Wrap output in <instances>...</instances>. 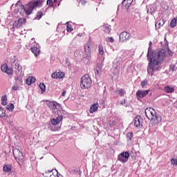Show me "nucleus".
Returning a JSON list of instances; mask_svg holds the SVG:
<instances>
[{"label":"nucleus","instance_id":"obj_1","mask_svg":"<svg viewBox=\"0 0 177 177\" xmlns=\"http://www.w3.org/2000/svg\"><path fill=\"white\" fill-rule=\"evenodd\" d=\"M153 43L149 41L148 52L147 54V60L149 62L147 66V74L153 77L154 73L161 70V65L167 59V50L160 49L158 50H153L151 49Z\"/></svg>","mask_w":177,"mask_h":177},{"label":"nucleus","instance_id":"obj_2","mask_svg":"<svg viewBox=\"0 0 177 177\" xmlns=\"http://www.w3.org/2000/svg\"><path fill=\"white\" fill-rule=\"evenodd\" d=\"M38 5H39V1H30L26 6H24L21 4V2L20 1V0H19L16 3L15 6L16 8H18V6H20L21 9H24L27 16H29V15H31V13H32V10H34V8H37Z\"/></svg>","mask_w":177,"mask_h":177},{"label":"nucleus","instance_id":"obj_3","mask_svg":"<svg viewBox=\"0 0 177 177\" xmlns=\"http://www.w3.org/2000/svg\"><path fill=\"white\" fill-rule=\"evenodd\" d=\"M92 85V79L89 77V75L86 74L82 78L80 81V86L82 89H89Z\"/></svg>","mask_w":177,"mask_h":177},{"label":"nucleus","instance_id":"obj_4","mask_svg":"<svg viewBox=\"0 0 177 177\" xmlns=\"http://www.w3.org/2000/svg\"><path fill=\"white\" fill-rule=\"evenodd\" d=\"M12 153L19 165H21V164L24 162V156H23V153H21V151H20L19 149H13Z\"/></svg>","mask_w":177,"mask_h":177},{"label":"nucleus","instance_id":"obj_5","mask_svg":"<svg viewBox=\"0 0 177 177\" xmlns=\"http://www.w3.org/2000/svg\"><path fill=\"white\" fill-rule=\"evenodd\" d=\"M47 106L49 107L50 110L53 111V113H56L57 111V114L60 113V111H59V109H60V104L57 103V102H47Z\"/></svg>","mask_w":177,"mask_h":177},{"label":"nucleus","instance_id":"obj_6","mask_svg":"<svg viewBox=\"0 0 177 177\" xmlns=\"http://www.w3.org/2000/svg\"><path fill=\"white\" fill-rule=\"evenodd\" d=\"M128 160H129V152L128 151L122 152L118 156V161L122 162V164L128 162Z\"/></svg>","mask_w":177,"mask_h":177},{"label":"nucleus","instance_id":"obj_7","mask_svg":"<svg viewBox=\"0 0 177 177\" xmlns=\"http://www.w3.org/2000/svg\"><path fill=\"white\" fill-rule=\"evenodd\" d=\"M145 115L149 121H153L154 116L157 114L156 111L151 108H147L145 111Z\"/></svg>","mask_w":177,"mask_h":177},{"label":"nucleus","instance_id":"obj_8","mask_svg":"<svg viewBox=\"0 0 177 177\" xmlns=\"http://www.w3.org/2000/svg\"><path fill=\"white\" fill-rule=\"evenodd\" d=\"M11 66L13 68H15L16 74H21L23 71V68L20 66V64L19 63V61L14 60L12 62Z\"/></svg>","mask_w":177,"mask_h":177},{"label":"nucleus","instance_id":"obj_9","mask_svg":"<svg viewBox=\"0 0 177 177\" xmlns=\"http://www.w3.org/2000/svg\"><path fill=\"white\" fill-rule=\"evenodd\" d=\"M92 49H93V44L89 41L84 45V51L86 57H91V50H92Z\"/></svg>","mask_w":177,"mask_h":177},{"label":"nucleus","instance_id":"obj_10","mask_svg":"<svg viewBox=\"0 0 177 177\" xmlns=\"http://www.w3.org/2000/svg\"><path fill=\"white\" fill-rule=\"evenodd\" d=\"M119 39L120 42H127L131 39V34L127 32H122L120 34Z\"/></svg>","mask_w":177,"mask_h":177},{"label":"nucleus","instance_id":"obj_11","mask_svg":"<svg viewBox=\"0 0 177 177\" xmlns=\"http://www.w3.org/2000/svg\"><path fill=\"white\" fill-rule=\"evenodd\" d=\"M26 19L24 18H20L19 19L15 21L12 24V30H15V28H20L21 26L26 24Z\"/></svg>","mask_w":177,"mask_h":177},{"label":"nucleus","instance_id":"obj_12","mask_svg":"<svg viewBox=\"0 0 177 177\" xmlns=\"http://www.w3.org/2000/svg\"><path fill=\"white\" fill-rule=\"evenodd\" d=\"M149 92H150V90H138L136 95L137 97H140V99H142V97H145L147 96V95H149Z\"/></svg>","mask_w":177,"mask_h":177},{"label":"nucleus","instance_id":"obj_13","mask_svg":"<svg viewBox=\"0 0 177 177\" xmlns=\"http://www.w3.org/2000/svg\"><path fill=\"white\" fill-rule=\"evenodd\" d=\"M147 13H150V15H154V13H156V10H157V5L156 3L151 4L147 6Z\"/></svg>","mask_w":177,"mask_h":177},{"label":"nucleus","instance_id":"obj_14","mask_svg":"<svg viewBox=\"0 0 177 177\" xmlns=\"http://www.w3.org/2000/svg\"><path fill=\"white\" fill-rule=\"evenodd\" d=\"M62 120H63V115H58L57 118L51 119V124L53 127H56V125L60 124Z\"/></svg>","mask_w":177,"mask_h":177},{"label":"nucleus","instance_id":"obj_15","mask_svg":"<svg viewBox=\"0 0 177 177\" xmlns=\"http://www.w3.org/2000/svg\"><path fill=\"white\" fill-rule=\"evenodd\" d=\"M56 172L57 174V170H48L46 171L44 173L42 174L43 176L44 177H54L55 175L53 174V171Z\"/></svg>","mask_w":177,"mask_h":177},{"label":"nucleus","instance_id":"obj_16","mask_svg":"<svg viewBox=\"0 0 177 177\" xmlns=\"http://www.w3.org/2000/svg\"><path fill=\"white\" fill-rule=\"evenodd\" d=\"M132 2H133V0H123L122 5H124L127 10H129V7L132 5Z\"/></svg>","mask_w":177,"mask_h":177},{"label":"nucleus","instance_id":"obj_17","mask_svg":"<svg viewBox=\"0 0 177 177\" xmlns=\"http://www.w3.org/2000/svg\"><path fill=\"white\" fill-rule=\"evenodd\" d=\"M164 24H165V21L164 19L158 20L155 24L156 29L160 30V28H161Z\"/></svg>","mask_w":177,"mask_h":177},{"label":"nucleus","instance_id":"obj_18","mask_svg":"<svg viewBox=\"0 0 177 177\" xmlns=\"http://www.w3.org/2000/svg\"><path fill=\"white\" fill-rule=\"evenodd\" d=\"M30 50L36 57L39 55V53H41V50L38 48V47L33 46L30 48Z\"/></svg>","mask_w":177,"mask_h":177},{"label":"nucleus","instance_id":"obj_19","mask_svg":"<svg viewBox=\"0 0 177 177\" xmlns=\"http://www.w3.org/2000/svg\"><path fill=\"white\" fill-rule=\"evenodd\" d=\"M97 109H99V104H94L90 107V113L91 114H93L95 111H97Z\"/></svg>","mask_w":177,"mask_h":177},{"label":"nucleus","instance_id":"obj_20","mask_svg":"<svg viewBox=\"0 0 177 177\" xmlns=\"http://www.w3.org/2000/svg\"><path fill=\"white\" fill-rule=\"evenodd\" d=\"M164 91H166L167 93H174L175 88L169 86H166L164 88Z\"/></svg>","mask_w":177,"mask_h":177},{"label":"nucleus","instance_id":"obj_21","mask_svg":"<svg viewBox=\"0 0 177 177\" xmlns=\"http://www.w3.org/2000/svg\"><path fill=\"white\" fill-rule=\"evenodd\" d=\"M161 120H162L161 115L156 114L154 115L153 121H154L155 124H160V122H161Z\"/></svg>","mask_w":177,"mask_h":177},{"label":"nucleus","instance_id":"obj_22","mask_svg":"<svg viewBox=\"0 0 177 177\" xmlns=\"http://www.w3.org/2000/svg\"><path fill=\"white\" fill-rule=\"evenodd\" d=\"M3 171L6 173L12 172V165H5L3 167Z\"/></svg>","mask_w":177,"mask_h":177},{"label":"nucleus","instance_id":"obj_23","mask_svg":"<svg viewBox=\"0 0 177 177\" xmlns=\"http://www.w3.org/2000/svg\"><path fill=\"white\" fill-rule=\"evenodd\" d=\"M1 104L2 106H6L8 104V97L6 95L1 96Z\"/></svg>","mask_w":177,"mask_h":177},{"label":"nucleus","instance_id":"obj_24","mask_svg":"<svg viewBox=\"0 0 177 177\" xmlns=\"http://www.w3.org/2000/svg\"><path fill=\"white\" fill-rule=\"evenodd\" d=\"M5 117H6V111L0 107V118H5Z\"/></svg>","mask_w":177,"mask_h":177},{"label":"nucleus","instance_id":"obj_25","mask_svg":"<svg viewBox=\"0 0 177 177\" xmlns=\"http://www.w3.org/2000/svg\"><path fill=\"white\" fill-rule=\"evenodd\" d=\"M134 125L135 127H136V128L140 126V116H139L138 118H135Z\"/></svg>","mask_w":177,"mask_h":177},{"label":"nucleus","instance_id":"obj_26","mask_svg":"<svg viewBox=\"0 0 177 177\" xmlns=\"http://www.w3.org/2000/svg\"><path fill=\"white\" fill-rule=\"evenodd\" d=\"M39 88H40V89H41V93H44L46 89V86H45V84L44 83H40L39 84Z\"/></svg>","mask_w":177,"mask_h":177},{"label":"nucleus","instance_id":"obj_27","mask_svg":"<svg viewBox=\"0 0 177 177\" xmlns=\"http://www.w3.org/2000/svg\"><path fill=\"white\" fill-rule=\"evenodd\" d=\"M104 31L105 32H107V34H110V32H111V27L110 26V25L104 26Z\"/></svg>","mask_w":177,"mask_h":177},{"label":"nucleus","instance_id":"obj_28","mask_svg":"<svg viewBox=\"0 0 177 177\" xmlns=\"http://www.w3.org/2000/svg\"><path fill=\"white\" fill-rule=\"evenodd\" d=\"M116 93H119L120 96H124L125 95V90L123 88H120L118 91H115Z\"/></svg>","mask_w":177,"mask_h":177},{"label":"nucleus","instance_id":"obj_29","mask_svg":"<svg viewBox=\"0 0 177 177\" xmlns=\"http://www.w3.org/2000/svg\"><path fill=\"white\" fill-rule=\"evenodd\" d=\"M15 82L17 84V85H19L23 83V80H21V79H20V76H17L15 77Z\"/></svg>","mask_w":177,"mask_h":177},{"label":"nucleus","instance_id":"obj_30","mask_svg":"<svg viewBox=\"0 0 177 177\" xmlns=\"http://www.w3.org/2000/svg\"><path fill=\"white\" fill-rule=\"evenodd\" d=\"M7 110H9V111H13L15 109V105L13 104H9L6 106Z\"/></svg>","mask_w":177,"mask_h":177},{"label":"nucleus","instance_id":"obj_31","mask_svg":"<svg viewBox=\"0 0 177 177\" xmlns=\"http://www.w3.org/2000/svg\"><path fill=\"white\" fill-rule=\"evenodd\" d=\"M170 26L171 28H174V27L176 26V18L173 19L170 22Z\"/></svg>","mask_w":177,"mask_h":177},{"label":"nucleus","instance_id":"obj_32","mask_svg":"<svg viewBox=\"0 0 177 177\" xmlns=\"http://www.w3.org/2000/svg\"><path fill=\"white\" fill-rule=\"evenodd\" d=\"M6 73L8 75H12L13 74V69L10 67L7 68V71H6Z\"/></svg>","mask_w":177,"mask_h":177},{"label":"nucleus","instance_id":"obj_33","mask_svg":"<svg viewBox=\"0 0 177 177\" xmlns=\"http://www.w3.org/2000/svg\"><path fill=\"white\" fill-rule=\"evenodd\" d=\"M42 12L39 11L37 12V16L35 17L36 20H39L42 17Z\"/></svg>","mask_w":177,"mask_h":177},{"label":"nucleus","instance_id":"obj_34","mask_svg":"<svg viewBox=\"0 0 177 177\" xmlns=\"http://www.w3.org/2000/svg\"><path fill=\"white\" fill-rule=\"evenodd\" d=\"M99 53L101 55H104V50L103 49V46L102 45L99 46Z\"/></svg>","mask_w":177,"mask_h":177},{"label":"nucleus","instance_id":"obj_35","mask_svg":"<svg viewBox=\"0 0 177 177\" xmlns=\"http://www.w3.org/2000/svg\"><path fill=\"white\" fill-rule=\"evenodd\" d=\"M127 138L129 140H132V138H133V132H130L127 134Z\"/></svg>","mask_w":177,"mask_h":177},{"label":"nucleus","instance_id":"obj_36","mask_svg":"<svg viewBox=\"0 0 177 177\" xmlns=\"http://www.w3.org/2000/svg\"><path fill=\"white\" fill-rule=\"evenodd\" d=\"M8 67H9V66H8V65H5V64L3 65V66H1V71H2L3 73H6V71H7Z\"/></svg>","mask_w":177,"mask_h":177},{"label":"nucleus","instance_id":"obj_37","mask_svg":"<svg viewBox=\"0 0 177 177\" xmlns=\"http://www.w3.org/2000/svg\"><path fill=\"white\" fill-rule=\"evenodd\" d=\"M165 45H166V46H167V52H168L169 56H171V55H172V51H171V50L169 49V47L168 46V41H166V42H165Z\"/></svg>","mask_w":177,"mask_h":177},{"label":"nucleus","instance_id":"obj_38","mask_svg":"<svg viewBox=\"0 0 177 177\" xmlns=\"http://www.w3.org/2000/svg\"><path fill=\"white\" fill-rule=\"evenodd\" d=\"M101 73H102V71L100 69H97L95 68V77H99Z\"/></svg>","mask_w":177,"mask_h":177},{"label":"nucleus","instance_id":"obj_39","mask_svg":"<svg viewBox=\"0 0 177 177\" xmlns=\"http://www.w3.org/2000/svg\"><path fill=\"white\" fill-rule=\"evenodd\" d=\"M58 78H64V73L57 72Z\"/></svg>","mask_w":177,"mask_h":177},{"label":"nucleus","instance_id":"obj_40","mask_svg":"<svg viewBox=\"0 0 177 177\" xmlns=\"http://www.w3.org/2000/svg\"><path fill=\"white\" fill-rule=\"evenodd\" d=\"M171 162L173 165H177V159L171 158Z\"/></svg>","mask_w":177,"mask_h":177},{"label":"nucleus","instance_id":"obj_41","mask_svg":"<svg viewBox=\"0 0 177 177\" xmlns=\"http://www.w3.org/2000/svg\"><path fill=\"white\" fill-rule=\"evenodd\" d=\"M51 77H52V78H54L55 80H57V78H58L57 73H53L51 75Z\"/></svg>","mask_w":177,"mask_h":177},{"label":"nucleus","instance_id":"obj_42","mask_svg":"<svg viewBox=\"0 0 177 177\" xmlns=\"http://www.w3.org/2000/svg\"><path fill=\"white\" fill-rule=\"evenodd\" d=\"M47 5H48L49 7L53 6V1L52 0H47Z\"/></svg>","mask_w":177,"mask_h":177},{"label":"nucleus","instance_id":"obj_43","mask_svg":"<svg viewBox=\"0 0 177 177\" xmlns=\"http://www.w3.org/2000/svg\"><path fill=\"white\" fill-rule=\"evenodd\" d=\"M102 67H103V65L102 64H97L95 68H97V70L102 71Z\"/></svg>","mask_w":177,"mask_h":177},{"label":"nucleus","instance_id":"obj_44","mask_svg":"<svg viewBox=\"0 0 177 177\" xmlns=\"http://www.w3.org/2000/svg\"><path fill=\"white\" fill-rule=\"evenodd\" d=\"M169 70L170 71H175L176 70V68H175V65L174 64L170 65Z\"/></svg>","mask_w":177,"mask_h":177},{"label":"nucleus","instance_id":"obj_45","mask_svg":"<svg viewBox=\"0 0 177 177\" xmlns=\"http://www.w3.org/2000/svg\"><path fill=\"white\" fill-rule=\"evenodd\" d=\"M30 80V82H32V84H34V82H35V81H37V79L32 76L29 77Z\"/></svg>","mask_w":177,"mask_h":177},{"label":"nucleus","instance_id":"obj_46","mask_svg":"<svg viewBox=\"0 0 177 177\" xmlns=\"http://www.w3.org/2000/svg\"><path fill=\"white\" fill-rule=\"evenodd\" d=\"M26 82L27 85H31V84H32L29 77L26 79Z\"/></svg>","mask_w":177,"mask_h":177},{"label":"nucleus","instance_id":"obj_47","mask_svg":"<svg viewBox=\"0 0 177 177\" xmlns=\"http://www.w3.org/2000/svg\"><path fill=\"white\" fill-rule=\"evenodd\" d=\"M115 71L116 74H120V67H118V66L115 67Z\"/></svg>","mask_w":177,"mask_h":177},{"label":"nucleus","instance_id":"obj_48","mask_svg":"<svg viewBox=\"0 0 177 177\" xmlns=\"http://www.w3.org/2000/svg\"><path fill=\"white\" fill-rule=\"evenodd\" d=\"M146 85H147V82L146 80H143L142 82H141V86L142 87L146 86Z\"/></svg>","mask_w":177,"mask_h":177},{"label":"nucleus","instance_id":"obj_49","mask_svg":"<svg viewBox=\"0 0 177 177\" xmlns=\"http://www.w3.org/2000/svg\"><path fill=\"white\" fill-rule=\"evenodd\" d=\"M66 28H67L68 32H71V31H73V28H71V26H67Z\"/></svg>","mask_w":177,"mask_h":177},{"label":"nucleus","instance_id":"obj_50","mask_svg":"<svg viewBox=\"0 0 177 177\" xmlns=\"http://www.w3.org/2000/svg\"><path fill=\"white\" fill-rule=\"evenodd\" d=\"M59 129H60V127H54L53 128V127L51 128V131H59Z\"/></svg>","mask_w":177,"mask_h":177},{"label":"nucleus","instance_id":"obj_51","mask_svg":"<svg viewBox=\"0 0 177 177\" xmlns=\"http://www.w3.org/2000/svg\"><path fill=\"white\" fill-rule=\"evenodd\" d=\"M80 3H82V5H85L86 3V1L85 0H80Z\"/></svg>","mask_w":177,"mask_h":177},{"label":"nucleus","instance_id":"obj_52","mask_svg":"<svg viewBox=\"0 0 177 177\" xmlns=\"http://www.w3.org/2000/svg\"><path fill=\"white\" fill-rule=\"evenodd\" d=\"M12 91H17L19 89V87L17 86H13L12 87Z\"/></svg>","mask_w":177,"mask_h":177},{"label":"nucleus","instance_id":"obj_53","mask_svg":"<svg viewBox=\"0 0 177 177\" xmlns=\"http://www.w3.org/2000/svg\"><path fill=\"white\" fill-rule=\"evenodd\" d=\"M66 93H67V91L65 88L63 89V93L62 94V96H66Z\"/></svg>","mask_w":177,"mask_h":177},{"label":"nucleus","instance_id":"obj_54","mask_svg":"<svg viewBox=\"0 0 177 177\" xmlns=\"http://www.w3.org/2000/svg\"><path fill=\"white\" fill-rule=\"evenodd\" d=\"M108 40H109L110 42H114V38H113V37H109Z\"/></svg>","mask_w":177,"mask_h":177},{"label":"nucleus","instance_id":"obj_55","mask_svg":"<svg viewBox=\"0 0 177 177\" xmlns=\"http://www.w3.org/2000/svg\"><path fill=\"white\" fill-rule=\"evenodd\" d=\"M126 102H127V100H124L123 101H122V102H120V104H125Z\"/></svg>","mask_w":177,"mask_h":177},{"label":"nucleus","instance_id":"obj_56","mask_svg":"<svg viewBox=\"0 0 177 177\" xmlns=\"http://www.w3.org/2000/svg\"><path fill=\"white\" fill-rule=\"evenodd\" d=\"M54 2H55V3L57 2V0H54Z\"/></svg>","mask_w":177,"mask_h":177},{"label":"nucleus","instance_id":"obj_57","mask_svg":"<svg viewBox=\"0 0 177 177\" xmlns=\"http://www.w3.org/2000/svg\"><path fill=\"white\" fill-rule=\"evenodd\" d=\"M165 41H167V38L166 37L165 38Z\"/></svg>","mask_w":177,"mask_h":177}]
</instances>
